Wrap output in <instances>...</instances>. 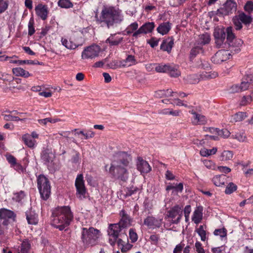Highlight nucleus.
I'll list each match as a JSON object with an SVG mask.
<instances>
[{
  "label": "nucleus",
  "mask_w": 253,
  "mask_h": 253,
  "mask_svg": "<svg viewBox=\"0 0 253 253\" xmlns=\"http://www.w3.org/2000/svg\"><path fill=\"white\" fill-rule=\"evenodd\" d=\"M210 40V35L208 33L201 35L199 37V42L202 45L209 43Z\"/></svg>",
  "instance_id": "nucleus-44"
},
{
  "label": "nucleus",
  "mask_w": 253,
  "mask_h": 253,
  "mask_svg": "<svg viewBox=\"0 0 253 253\" xmlns=\"http://www.w3.org/2000/svg\"><path fill=\"white\" fill-rule=\"evenodd\" d=\"M129 238L131 240V242L134 243L137 240V235L133 229H129Z\"/></svg>",
  "instance_id": "nucleus-56"
},
{
  "label": "nucleus",
  "mask_w": 253,
  "mask_h": 253,
  "mask_svg": "<svg viewBox=\"0 0 253 253\" xmlns=\"http://www.w3.org/2000/svg\"><path fill=\"white\" fill-rule=\"evenodd\" d=\"M215 43L218 48H229L232 52L238 53L240 51V47L243 42L239 39H236L233 33V28L231 27L217 28L213 33Z\"/></svg>",
  "instance_id": "nucleus-1"
},
{
  "label": "nucleus",
  "mask_w": 253,
  "mask_h": 253,
  "mask_svg": "<svg viewBox=\"0 0 253 253\" xmlns=\"http://www.w3.org/2000/svg\"><path fill=\"white\" fill-rule=\"evenodd\" d=\"M131 160L130 156L125 152L118 153L112 162L109 169V173L114 178L126 181L128 177L126 167Z\"/></svg>",
  "instance_id": "nucleus-2"
},
{
  "label": "nucleus",
  "mask_w": 253,
  "mask_h": 253,
  "mask_svg": "<svg viewBox=\"0 0 253 253\" xmlns=\"http://www.w3.org/2000/svg\"><path fill=\"white\" fill-rule=\"evenodd\" d=\"M237 189V186L236 184L233 182H230L226 187L225 193L226 194H231L234 191H236Z\"/></svg>",
  "instance_id": "nucleus-47"
},
{
  "label": "nucleus",
  "mask_w": 253,
  "mask_h": 253,
  "mask_svg": "<svg viewBox=\"0 0 253 253\" xmlns=\"http://www.w3.org/2000/svg\"><path fill=\"white\" fill-rule=\"evenodd\" d=\"M8 4L7 0H0V14L3 13L7 9Z\"/></svg>",
  "instance_id": "nucleus-50"
},
{
  "label": "nucleus",
  "mask_w": 253,
  "mask_h": 253,
  "mask_svg": "<svg viewBox=\"0 0 253 253\" xmlns=\"http://www.w3.org/2000/svg\"><path fill=\"white\" fill-rule=\"evenodd\" d=\"M15 214L10 210L6 209H2L0 210V218L1 220H3L1 224L3 226H6L8 224V220L12 219L14 220Z\"/></svg>",
  "instance_id": "nucleus-16"
},
{
  "label": "nucleus",
  "mask_w": 253,
  "mask_h": 253,
  "mask_svg": "<svg viewBox=\"0 0 253 253\" xmlns=\"http://www.w3.org/2000/svg\"><path fill=\"white\" fill-rule=\"evenodd\" d=\"M58 5L63 8H70L73 6L72 2L70 0H59Z\"/></svg>",
  "instance_id": "nucleus-39"
},
{
  "label": "nucleus",
  "mask_w": 253,
  "mask_h": 253,
  "mask_svg": "<svg viewBox=\"0 0 253 253\" xmlns=\"http://www.w3.org/2000/svg\"><path fill=\"white\" fill-rule=\"evenodd\" d=\"M122 228L117 224H110L109 225L107 233L109 236V241L112 246L115 245L117 238L121 236V232Z\"/></svg>",
  "instance_id": "nucleus-9"
},
{
  "label": "nucleus",
  "mask_w": 253,
  "mask_h": 253,
  "mask_svg": "<svg viewBox=\"0 0 253 253\" xmlns=\"http://www.w3.org/2000/svg\"><path fill=\"white\" fill-rule=\"evenodd\" d=\"M35 11L37 16L42 20L47 19L49 13L47 5L42 4H39L35 7Z\"/></svg>",
  "instance_id": "nucleus-17"
},
{
  "label": "nucleus",
  "mask_w": 253,
  "mask_h": 253,
  "mask_svg": "<svg viewBox=\"0 0 253 253\" xmlns=\"http://www.w3.org/2000/svg\"><path fill=\"white\" fill-rule=\"evenodd\" d=\"M101 51L100 47L96 44H93L85 48L82 53L83 59H93L98 57Z\"/></svg>",
  "instance_id": "nucleus-11"
},
{
  "label": "nucleus",
  "mask_w": 253,
  "mask_h": 253,
  "mask_svg": "<svg viewBox=\"0 0 253 253\" xmlns=\"http://www.w3.org/2000/svg\"><path fill=\"white\" fill-rule=\"evenodd\" d=\"M25 197V193L23 191H21L20 192L17 193L15 194L14 198L15 200L20 202L22 199H23Z\"/></svg>",
  "instance_id": "nucleus-63"
},
{
  "label": "nucleus",
  "mask_w": 253,
  "mask_h": 253,
  "mask_svg": "<svg viewBox=\"0 0 253 253\" xmlns=\"http://www.w3.org/2000/svg\"><path fill=\"white\" fill-rule=\"evenodd\" d=\"M136 61L134 56L128 55L125 60L120 61V64L117 67H126L136 64Z\"/></svg>",
  "instance_id": "nucleus-22"
},
{
  "label": "nucleus",
  "mask_w": 253,
  "mask_h": 253,
  "mask_svg": "<svg viewBox=\"0 0 253 253\" xmlns=\"http://www.w3.org/2000/svg\"><path fill=\"white\" fill-rule=\"evenodd\" d=\"M203 208L201 206H199L195 210L192 217V220L196 224L200 223L203 219Z\"/></svg>",
  "instance_id": "nucleus-23"
},
{
  "label": "nucleus",
  "mask_w": 253,
  "mask_h": 253,
  "mask_svg": "<svg viewBox=\"0 0 253 253\" xmlns=\"http://www.w3.org/2000/svg\"><path fill=\"white\" fill-rule=\"evenodd\" d=\"M171 77H178L180 73L177 70V68L176 66L170 65V69H169L168 72Z\"/></svg>",
  "instance_id": "nucleus-46"
},
{
  "label": "nucleus",
  "mask_w": 253,
  "mask_h": 253,
  "mask_svg": "<svg viewBox=\"0 0 253 253\" xmlns=\"http://www.w3.org/2000/svg\"><path fill=\"white\" fill-rule=\"evenodd\" d=\"M183 189V185L182 183H179L178 184H176L175 185H173L172 184H169L166 187L167 191H169L170 190L173 189L177 192H181Z\"/></svg>",
  "instance_id": "nucleus-41"
},
{
  "label": "nucleus",
  "mask_w": 253,
  "mask_h": 253,
  "mask_svg": "<svg viewBox=\"0 0 253 253\" xmlns=\"http://www.w3.org/2000/svg\"><path fill=\"white\" fill-rule=\"evenodd\" d=\"M61 42L62 44L66 48L68 49H74L78 47L79 45H77L75 43H74L72 40L70 39L69 40H67L66 38H62L61 40Z\"/></svg>",
  "instance_id": "nucleus-29"
},
{
  "label": "nucleus",
  "mask_w": 253,
  "mask_h": 253,
  "mask_svg": "<svg viewBox=\"0 0 253 253\" xmlns=\"http://www.w3.org/2000/svg\"><path fill=\"white\" fill-rule=\"evenodd\" d=\"M73 219V213L68 206L58 207L52 211L51 224L61 231L68 226Z\"/></svg>",
  "instance_id": "nucleus-4"
},
{
  "label": "nucleus",
  "mask_w": 253,
  "mask_h": 253,
  "mask_svg": "<svg viewBox=\"0 0 253 253\" xmlns=\"http://www.w3.org/2000/svg\"><path fill=\"white\" fill-rule=\"evenodd\" d=\"M174 44V39L172 37H169L164 40L162 43L160 48L163 51H167L169 53Z\"/></svg>",
  "instance_id": "nucleus-24"
},
{
  "label": "nucleus",
  "mask_w": 253,
  "mask_h": 253,
  "mask_svg": "<svg viewBox=\"0 0 253 253\" xmlns=\"http://www.w3.org/2000/svg\"><path fill=\"white\" fill-rule=\"evenodd\" d=\"M195 247L197 253H205V250L200 242L197 241L195 244Z\"/></svg>",
  "instance_id": "nucleus-57"
},
{
  "label": "nucleus",
  "mask_w": 253,
  "mask_h": 253,
  "mask_svg": "<svg viewBox=\"0 0 253 253\" xmlns=\"http://www.w3.org/2000/svg\"><path fill=\"white\" fill-rule=\"evenodd\" d=\"M38 188L41 198L46 200L50 194V186L48 179L43 175H40L37 178Z\"/></svg>",
  "instance_id": "nucleus-6"
},
{
  "label": "nucleus",
  "mask_w": 253,
  "mask_h": 253,
  "mask_svg": "<svg viewBox=\"0 0 253 253\" xmlns=\"http://www.w3.org/2000/svg\"><path fill=\"white\" fill-rule=\"evenodd\" d=\"M163 219L156 218L153 216H148L144 220V225L150 229L160 228L162 225Z\"/></svg>",
  "instance_id": "nucleus-13"
},
{
  "label": "nucleus",
  "mask_w": 253,
  "mask_h": 253,
  "mask_svg": "<svg viewBox=\"0 0 253 253\" xmlns=\"http://www.w3.org/2000/svg\"><path fill=\"white\" fill-rule=\"evenodd\" d=\"M155 27L154 22H148L143 24L137 31H136L132 35L135 38H137L140 34H146L151 33Z\"/></svg>",
  "instance_id": "nucleus-15"
},
{
  "label": "nucleus",
  "mask_w": 253,
  "mask_h": 253,
  "mask_svg": "<svg viewBox=\"0 0 253 253\" xmlns=\"http://www.w3.org/2000/svg\"><path fill=\"white\" fill-rule=\"evenodd\" d=\"M27 221L30 224L36 225L38 223V215L34 211H29L26 213Z\"/></svg>",
  "instance_id": "nucleus-28"
},
{
  "label": "nucleus",
  "mask_w": 253,
  "mask_h": 253,
  "mask_svg": "<svg viewBox=\"0 0 253 253\" xmlns=\"http://www.w3.org/2000/svg\"><path fill=\"white\" fill-rule=\"evenodd\" d=\"M213 234L215 236H219L220 237L223 238L226 236L227 231L225 228L215 229L213 232Z\"/></svg>",
  "instance_id": "nucleus-51"
},
{
  "label": "nucleus",
  "mask_w": 253,
  "mask_h": 253,
  "mask_svg": "<svg viewBox=\"0 0 253 253\" xmlns=\"http://www.w3.org/2000/svg\"><path fill=\"white\" fill-rule=\"evenodd\" d=\"M184 247V244L182 243L177 245L173 250V253H181Z\"/></svg>",
  "instance_id": "nucleus-59"
},
{
  "label": "nucleus",
  "mask_w": 253,
  "mask_h": 253,
  "mask_svg": "<svg viewBox=\"0 0 253 253\" xmlns=\"http://www.w3.org/2000/svg\"><path fill=\"white\" fill-rule=\"evenodd\" d=\"M211 129L213 130V131H216V134H217L218 136L223 137V138H228L230 134V131L227 129H219L216 128H211Z\"/></svg>",
  "instance_id": "nucleus-37"
},
{
  "label": "nucleus",
  "mask_w": 253,
  "mask_h": 253,
  "mask_svg": "<svg viewBox=\"0 0 253 253\" xmlns=\"http://www.w3.org/2000/svg\"><path fill=\"white\" fill-rule=\"evenodd\" d=\"M233 22L237 30H241L242 27V24L247 26L253 22V18L250 14H246L243 12H240L238 15L233 17Z\"/></svg>",
  "instance_id": "nucleus-7"
},
{
  "label": "nucleus",
  "mask_w": 253,
  "mask_h": 253,
  "mask_svg": "<svg viewBox=\"0 0 253 253\" xmlns=\"http://www.w3.org/2000/svg\"><path fill=\"white\" fill-rule=\"evenodd\" d=\"M12 72L16 76H21L24 78H28L31 76V74L29 72L20 67L13 68Z\"/></svg>",
  "instance_id": "nucleus-30"
},
{
  "label": "nucleus",
  "mask_w": 253,
  "mask_h": 253,
  "mask_svg": "<svg viewBox=\"0 0 253 253\" xmlns=\"http://www.w3.org/2000/svg\"><path fill=\"white\" fill-rule=\"evenodd\" d=\"M182 206L176 205L168 211L167 216L171 218L172 224H178L180 222L182 216Z\"/></svg>",
  "instance_id": "nucleus-10"
},
{
  "label": "nucleus",
  "mask_w": 253,
  "mask_h": 253,
  "mask_svg": "<svg viewBox=\"0 0 253 253\" xmlns=\"http://www.w3.org/2000/svg\"><path fill=\"white\" fill-rule=\"evenodd\" d=\"M95 17L98 24L102 26H106L108 28L113 27L115 24L120 23L124 19L122 11L111 6H104L100 16L96 15Z\"/></svg>",
  "instance_id": "nucleus-3"
},
{
  "label": "nucleus",
  "mask_w": 253,
  "mask_h": 253,
  "mask_svg": "<svg viewBox=\"0 0 253 253\" xmlns=\"http://www.w3.org/2000/svg\"><path fill=\"white\" fill-rule=\"evenodd\" d=\"M229 91L230 93H232L241 92L240 87H239V85H238V84L233 85L232 86H231L230 87Z\"/></svg>",
  "instance_id": "nucleus-61"
},
{
  "label": "nucleus",
  "mask_w": 253,
  "mask_h": 253,
  "mask_svg": "<svg viewBox=\"0 0 253 253\" xmlns=\"http://www.w3.org/2000/svg\"><path fill=\"white\" fill-rule=\"evenodd\" d=\"M138 24L136 22H134L130 24L126 29L127 35H129L131 33H134L137 30Z\"/></svg>",
  "instance_id": "nucleus-43"
},
{
  "label": "nucleus",
  "mask_w": 253,
  "mask_h": 253,
  "mask_svg": "<svg viewBox=\"0 0 253 253\" xmlns=\"http://www.w3.org/2000/svg\"><path fill=\"white\" fill-rule=\"evenodd\" d=\"M177 94V92L172 91L171 89H168L167 90H159L155 92V96L158 98L168 97L173 96L174 94Z\"/></svg>",
  "instance_id": "nucleus-25"
},
{
  "label": "nucleus",
  "mask_w": 253,
  "mask_h": 253,
  "mask_svg": "<svg viewBox=\"0 0 253 253\" xmlns=\"http://www.w3.org/2000/svg\"><path fill=\"white\" fill-rule=\"evenodd\" d=\"M217 169L221 172L224 173H228L231 171V169L227 167L224 166H219L217 167Z\"/></svg>",
  "instance_id": "nucleus-64"
},
{
  "label": "nucleus",
  "mask_w": 253,
  "mask_h": 253,
  "mask_svg": "<svg viewBox=\"0 0 253 253\" xmlns=\"http://www.w3.org/2000/svg\"><path fill=\"white\" fill-rule=\"evenodd\" d=\"M123 38L122 37L114 39V37L111 36L106 40V42L109 43L111 45H117L123 41Z\"/></svg>",
  "instance_id": "nucleus-45"
},
{
  "label": "nucleus",
  "mask_w": 253,
  "mask_h": 253,
  "mask_svg": "<svg viewBox=\"0 0 253 253\" xmlns=\"http://www.w3.org/2000/svg\"><path fill=\"white\" fill-rule=\"evenodd\" d=\"M232 136L233 138H235L240 142H244L246 139V136L244 132L236 133Z\"/></svg>",
  "instance_id": "nucleus-54"
},
{
  "label": "nucleus",
  "mask_w": 253,
  "mask_h": 253,
  "mask_svg": "<svg viewBox=\"0 0 253 253\" xmlns=\"http://www.w3.org/2000/svg\"><path fill=\"white\" fill-rule=\"evenodd\" d=\"M189 113L193 115L192 122L194 125H204L207 122L205 116L198 113L194 109L190 110Z\"/></svg>",
  "instance_id": "nucleus-19"
},
{
  "label": "nucleus",
  "mask_w": 253,
  "mask_h": 253,
  "mask_svg": "<svg viewBox=\"0 0 253 253\" xmlns=\"http://www.w3.org/2000/svg\"><path fill=\"white\" fill-rule=\"evenodd\" d=\"M226 180L225 175L221 174L215 175L212 178V182L216 186H220L224 185Z\"/></svg>",
  "instance_id": "nucleus-32"
},
{
  "label": "nucleus",
  "mask_w": 253,
  "mask_h": 253,
  "mask_svg": "<svg viewBox=\"0 0 253 253\" xmlns=\"http://www.w3.org/2000/svg\"><path fill=\"white\" fill-rule=\"evenodd\" d=\"M171 23L169 22H164L159 25L157 29L158 32L162 35H164L169 33L171 29Z\"/></svg>",
  "instance_id": "nucleus-26"
},
{
  "label": "nucleus",
  "mask_w": 253,
  "mask_h": 253,
  "mask_svg": "<svg viewBox=\"0 0 253 253\" xmlns=\"http://www.w3.org/2000/svg\"><path fill=\"white\" fill-rule=\"evenodd\" d=\"M252 100L253 99L251 96H244L241 101L240 104L242 106H245L250 103Z\"/></svg>",
  "instance_id": "nucleus-52"
},
{
  "label": "nucleus",
  "mask_w": 253,
  "mask_h": 253,
  "mask_svg": "<svg viewBox=\"0 0 253 253\" xmlns=\"http://www.w3.org/2000/svg\"><path fill=\"white\" fill-rule=\"evenodd\" d=\"M250 84L248 81L242 82L239 85V87L241 91L246 90L248 89Z\"/></svg>",
  "instance_id": "nucleus-60"
},
{
  "label": "nucleus",
  "mask_w": 253,
  "mask_h": 253,
  "mask_svg": "<svg viewBox=\"0 0 253 253\" xmlns=\"http://www.w3.org/2000/svg\"><path fill=\"white\" fill-rule=\"evenodd\" d=\"M217 152V148L214 147L211 149H208L203 148L201 150L200 154L203 157H208L210 155L214 154Z\"/></svg>",
  "instance_id": "nucleus-40"
},
{
  "label": "nucleus",
  "mask_w": 253,
  "mask_h": 253,
  "mask_svg": "<svg viewBox=\"0 0 253 253\" xmlns=\"http://www.w3.org/2000/svg\"><path fill=\"white\" fill-rule=\"evenodd\" d=\"M207 226L206 225H201L199 228H196V232L201 238L202 241H205L208 239L207 232L206 231Z\"/></svg>",
  "instance_id": "nucleus-27"
},
{
  "label": "nucleus",
  "mask_w": 253,
  "mask_h": 253,
  "mask_svg": "<svg viewBox=\"0 0 253 253\" xmlns=\"http://www.w3.org/2000/svg\"><path fill=\"white\" fill-rule=\"evenodd\" d=\"M31 249V244L28 240H25L23 241L21 246V253H29Z\"/></svg>",
  "instance_id": "nucleus-38"
},
{
  "label": "nucleus",
  "mask_w": 253,
  "mask_h": 253,
  "mask_svg": "<svg viewBox=\"0 0 253 253\" xmlns=\"http://www.w3.org/2000/svg\"><path fill=\"white\" fill-rule=\"evenodd\" d=\"M160 240V236L159 235L156 234H152L150 237V240L152 244L154 245H157Z\"/></svg>",
  "instance_id": "nucleus-58"
},
{
  "label": "nucleus",
  "mask_w": 253,
  "mask_h": 253,
  "mask_svg": "<svg viewBox=\"0 0 253 253\" xmlns=\"http://www.w3.org/2000/svg\"><path fill=\"white\" fill-rule=\"evenodd\" d=\"M136 165L137 169L141 173H147L151 170V168L148 163L140 157L138 158Z\"/></svg>",
  "instance_id": "nucleus-18"
},
{
  "label": "nucleus",
  "mask_w": 253,
  "mask_h": 253,
  "mask_svg": "<svg viewBox=\"0 0 253 253\" xmlns=\"http://www.w3.org/2000/svg\"><path fill=\"white\" fill-rule=\"evenodd\" d=\"M230 55L227 50H219L212 57L211 60L215 64H220L228 59Z\"/></svg>",
  "instance_id": "nucleus-14"
},
{
  "label": "nucleus",
  "mask_w": 253,
  "mask_h": 253,
  "mask_svg": "<svg viewBox=\"0 0 253 253\" xmlns=\"http://www.w3.org/2000/svg\"><path fill=\"white\" fill-rule=\"evenodd\" d=\"M22 140L24 141L25 145L29 148H34L36 141L33 140L31 135L29 134H25L22 137Z\"/></svg>",
  "instance_id": "nucleus-31"
},
{
  "label": "nucleus",
  "mask_w": 253,
  "mask_h": 253,
  "mask_svg": "<svg viewBox=\"0 0 253 253\" xmlns=\"http://www.w3.org/2000/svg\"><path fill=\"white\" fill-rule=\"evenodd\" d=\"M170 69V64H156V71L158 73H168Z\"/></svg>",
  "instance_id": "nucleus-35"
},
{
  "label": "nucleus",
  "mask_w": 253,
  "mask_h": 253,
  "mask_svg": "<svg viewBox=\"0 0 253 253\" xmlns=\"http://www.w3.org/2000/svg\"><path fill=\"white\" fill-rule=\"evenodd\" d=\"M75 186L77 189V197L80 199H83L85 197L86 189L82 174L78 175L75 181Z\"/></svg>",
  "instance_id": "nucleus-12"
},
{
  "label": "nucleus",
  "mask_w": 253,
  "mask_h": 253,
  "mask_svg": "<svg viewBox=\"0 0 253 253\" xmlns=\"http://www.w3.org/2000/svg\"><path fill=\"white\" fill-rule=\"evenodd\" d=\"M244 9L248 14L251 15L253 11V2L251 0L248 1L244 5Z\"/></svg>",
  "instance_id": "nucleus-49"
},
{
  "label": "nucleus",
  "mask_w": 253,
  "mask_h": 253,
  "mask_svg": "<svg viewBox=\"0 0 253 253\" xmlns=\"http://www.w3.org/2000/svg\"><path fill=\"white\" fill-rule=\"evenodd\" d=\"M248 117L246 112H239L232 116V119L235 122H241Z\"/></svg>",
  "instance_id": "nucleus-36"
},
{
  "label": "nucleus",
  "mask_w": 253,
  "mask_h": 253,
  "mask_svg": "<svg viewBox=\"0 0 253 253\" xmlns=\"http://www.w3.org/2000/svg\"><path fill=\"white\" fill-rule=\"evenodd\" d=\"M237 7V3L234 0H227L222 7L217 9L216 15L223 16L232 14L236 11Z\"/></svg>",
  "instance_id": "nucleus-8"
},
{
  "label": "nucleus",
  "mask_w": 253,
  "mask_h": 253,
  "mask_svg": "<svg viewBox=\"0 0 253 253\" xmlns=\"http://www.w3.org/2000/svg\"><path fill=\"white\" fill-rule=\"evenodd\" d=\"M120 214L121 217V219L118 224L122 229L129 226L131 224V218L129 216L126 214L124 210H122L120 211Z\"/></svg>",
  "instance_id": "nucleus-20"
},
{
  "label": "nucleus",
  "mask_w": 253,
  "mask_h": 253,
  "mask_svg": "<svg viewBox=\"0 0 253 253\" xmlns=\"http://www.w3.org/2000/svg\"><path fill=\"white\" fill-rule=\"evenodd\" d=\"M233 156V154L232 151H224L220 156V159L222 161H228L231 159Z\"/></svg>",
  "instance_id": "nucleus-48"
},
{
  "label": "nucleus",
  "mask_w": 253,
  "mask_h": 253,
  "mask_svg": "<svg viewBox=\"0 0 253 253\" xmlns=\"http://www.w3.org/2000/svg\"><path fill=\"white\" fill-rule=\"evenodd\" d=\"M203 48L200 46H196L192 48L190 53V58L193 59L196 57V56L200 52H203Z\"/></svg>",
  "instance_id": "nucleus-42"
},
{
  "label": "nucleus",
  "mask_w": 253,
  "mask_h": 253,
  "mask_svg": "<svg viewBox=\"0 0 253 253\" xmlns=\"http://www.w3.org/2000/svg\"><path fill=\"white\" fill-rule=\"evenodd\" d=\"M139 190L136 187L132 186L129 188H125L120 191V197L121 199H125L127 197L130 196Z\"/></svg>",
  "instance_id": "nucleus-21"
},
{
  "label": "nucleus",
  "mask_w": 253,
  "mask_h": 253,
  "mask_svg": "<svg viewBox=\"0 0 253 253\" xmlns=\"http://www.w3.org/2000/svg\"><path fill=\"white\" fill-rule=\"evenodd\" d=\"M78 134L83 135L85 139H87L89 138H92L94 136V133L91 130H88L86 132H84L83 131H80L77 132Z\"/></svg>",
  "instance_id": "nucleus-53"
},
{
  "label": "nucleus",
  "mask_w": 253,
  "mask_h": 253,
  "mask_svg": "<svg viewBox=\"0 0 253 253\" xmlns=\"http://www.w3.org/2000/svg\"><path fill=\"white\" fill-rule=\"evenodd\" d=\"M200 80L196 75H190L188 77V82L191 84H195L199 82Z\"/></svg>",
  "instance_id": "nucleus-55"
},
{
  "label": "nucleus",
  "mask_w": 253,
  "mask_h": 253,
  "mask_svg": "<svg viewBox=\"0 0 253 253\" xmlns=\"http://www.w3.org/2000/svg\"><path fill=\"white\" fill-rule=\"evenodd\" d=\"M54 155L52 152L48 151H44L42 154V159L45 163H49L52 162Z\"/></svg>",
  "instance_id": "nucleus-34"
},
{
  "label": "nucleus",
  "mask_w": 253,
  "mask_h": 253,
  "mask_svg": "<svg viewBox=\"0 0 253 253\" xmlns=\"http://www.w3.org/2000/svg\"><path fill=\"white\" fill-rule=\"evenodd\" d=\"M99 236V230L93 227L83 228L82 229L81 240L83 245L85 247L96 245Z\"/></svg>",
  "instance_id": "nucleus-5"
},
{
  "label": "nucleus",
  "mask_w": 253,
  "mask_h": 253,
  "mask_svg": "<svg viewBox=\"0 0 253 253\" xmlns=\"http://www.w3.org/2000/svg\"><path fill=\"white\" fill-rule=\"evenodd\" d=\"M159 40H157L154 38H152L148 41V43L152 47H155L158 45Z\"/></svg>",
  "instance_id": "nucleus-62"
},
{
  "label": "nucleus",
  "mask_w": 253,
  "mask_h": 253,
  "mask_svg": "<svg viewBox=\"0 0 253 253\" xmlns=\"http://www.w3.org/2000/svg\"><path fill=\"white\" fill-rule=\"evenodd\" d=\"M218 76V73L215 71L203 72L200 75L202 80H210L214 79Z\"/></svg>",
  "instance_id": "nucleus-33"
}]
</instances>
